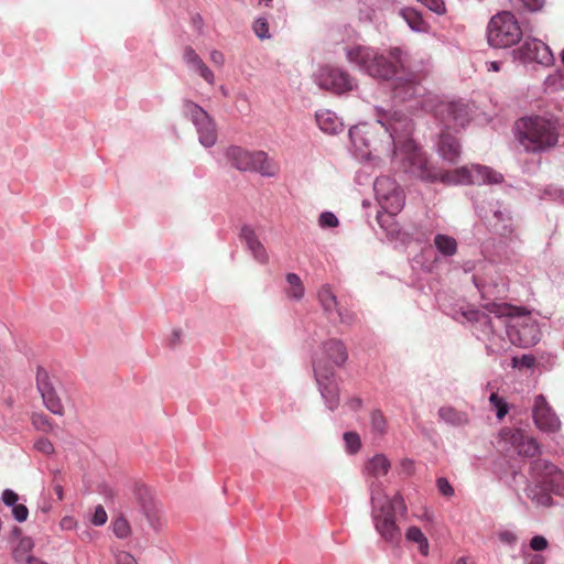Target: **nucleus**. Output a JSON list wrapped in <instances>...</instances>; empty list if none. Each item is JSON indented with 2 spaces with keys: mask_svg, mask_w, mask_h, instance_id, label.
<instances>
[{
  "mask_svg": "<svg viewBox=\"0 0 564 564\" xmlns=\"http://www.w3.org/2000/svg\"><path fill=\"white\" fill-rule=\"evenodd\" d=\"M437 152L444 161L451 164H456L462 152L460 144L455 135L449 133V131L444 130L440 134Z\"/></svg>",
  "mask_w": 564,
  "mask_h": 564,
  "instance_id": "a211bd4d",
  "label": "nucleus"
},
{
  "mask_svg": "<svg viewBox=\"0 0 564 564\" xmlns=\"http://www.w3.org/2000/svg\"><path fill=\"white\" fill-rule=\"evenodd\" d=\"M378 202L384 210L383 214L379 213L377 216V220L380 227L386 229L391 235L398 232V230L394 228L390 229L388 224L393 223V217L400 213L404 206V195L402 189L392 192V194L383 197L382 199H379Z\"/></svg>",
  "mask_w": 564,
  "mask_h": 564,
  "instance_id": "2eb2a0df",
  "label": "nucleus"
},
{
  "mask_svg": "<svg viewBox=\"0 0 564 564\" xmlns=\"http://www.w3.org/2000/svg\"><path fill=\"white\" fill-rule=\"evenodd\" d=\"M391 465L388 458L382 454L375 455L368 460L365 467V471L368 476L379 478L387 475Z\"/></svg>",
  "mask_w": 564,
  "mask_h": 564,
  "instance_id": "4be33fe9",
  "label": "nucleus"
},
{
  "mask_svg": "<svg viewBox=\"0 0 564 564\" xmlns=\"http://www.w3.org/2000/svg\"><path fill=\"white\" fill-rule=\"evenodd\" d=\"M535 468H542L544 470L543 484L551 491L556 495L564 496V471L545 460L536 462Z\"/></svg>",
  "mask_w": 564,
  "mask_h": 564,
  "instance_id": "f3484780",
  "label": "nucleus"
},
{
  "mask_svg": "<svg viewBox=\"0 0 564 564\" xmlns=\"http://www.w3.org/2000/svg\"><path fill=\"white\" fill-rule=\"evenodd\" d=\"M434 245L444 256H454L457 251L456 240L447 235L438 234L434 238Z\"/></svg>",
  "mask_w": 564,
  "mask_h": 564,
  "instance_id": "7c9ffc66",
  "label": "nucleus"
},
{
  "mask_svg": "<svg viewBox=\"0 0 564 564\" xmlns=\"http://www.w3.org/2000/svg\"><path fill=\"white\" fill-rule=\"evenodd\" d=\"M184 113L196 126L199 135V142L204 147H212L217 140L215 123L208 113L193 101L184 102Z\"/></svg>",
  "mask_w": 564,
  "mask_h": 564,
  "instance_id": "1a4fd4ad",
  "label": "nucleus"
},
{
  "mask_svg": "<svg viewBox=\"0 0 564 564\" xmlns=\"http://www.w3.org/2000/svg\"><path fill=\"white\" fill-rule=\"evenodd\" d=\"M317 300L329 321H334V316L336 315L339 324L351 326L355 323V313L339 305L330 285L324 284L318 290Z\"/></svg>",
  "mask_w": 564,
  "mask_h": 564,
  "instance_id": "9b49d317",
  "label": "nucleus"
},
{
  "mask_svg": "<svg viewBox=\"0 0 564 564\" xmlns=\"http://www.w3.org/2000/svg\"><path fill=\"white\" fill-rule=\"evenodd\" d=\"M487 39L492 47H510L520 42L522 30L516 17L511 12L503 11L490 19Z\"/></svg>",
  "mask_w": 564,
  "mask_h": 564,
  "instance_id": "423d86ee",
  "label": "nucleus"
},
{
  "mask_svg": "<svg viewBox=\"0 0 564 564\" xmlns=\"http://www.w3.org/2000/svg\"><path fill=\"white\" fill-rule=\"evenodd\" d=\"M337 217L330 212H324L318 218V224L323 228H334L338 226Z\"/></svg>",
  "mask_w": 564,
  "mask_h": 564,
  "instance_id": "58836bf2",
  "label": "nucleus"
},
{
  "mask_svg": "<svg viewBox=\"0 0 564 564\" xmlns=\"http://www.w3.org/2000/svg\"><path fill=\"white\" fill-rule=\"evenodd\" d=\"M33 564H47V563L41 562V561H37V560H33Z\"/></svg>",
  "mask_w": 564,
  "mask_h": 564,
  "instance_id": "680f3d73",
  "label": "nucleus"
},
{
  "mask_svg": "<svg viewBox=\"0 0 564 564\" xmlns=\"http://www.w3.org/2000/svg\"><path fill=\"white\" fill-rule=\"evenodd\" d=\"M240 238L246 243L248 249L253 254L254 259L261 263L267 262L268 254L264 247L254 234V230L249 226H243L240 231Z\"/></svg>",
  "mask_w": 564,
  "mask_h": 564,
  "instance_id": "aec40b11",
  "label": "nucleus"
},
{
  "mask_svg": "<svg viewBox=\"0 0 564 564\" xmlns=\"http://www.w3.org/2000/svg\"><path fill=\"white\" fill-rule=\"evenodd\" d=\"M489 401L490 404L497 410V417L500 420L503 419L508 413L507 402L496 392L491 393Z\"/></svg>",
  "mask_w": 564,
  "mask_h": 564,
  "instance_id": "c9c22d12",
  "label": "nucleus"
},
{
  "mask_svg": "<svg viewBox=\"0 0 564 564\" xmlns=\"http://www.w3.org/2000/svg\"><path fill=\"white\" fill-rule=\"evenodd\" d=\"M198 55L192 47H186L184 51V59L187 64L192 63L194 59H196Z\"/></svg>",
  "mask_w": 564,
  "mask_h": 564,
  "instance_id": "864d4df0",
  "label": "nucleus"
},
{
  "mask_svg": "<svg viewBox=\"0 0 564 564\" xmlns=\"http://www.w3.org/2000/svg\"><path fill=\"white\" fill-rule=\"evenodd\" d=\"M405 538L408 541L417 544V549L423 556L429 554V541L419 527H410L405 532Z\"/></svg>",
  "mask_w": 564,
  "mask_h": 564,
  "instance_id": "c85d7f7f",
  "label": "nucleus"
},
{
  "mask_svg": "<svg viewBox=\"0 0 564 564\" xmlns=\"http://www.w3.org/2000/svg\"><path fill=\"white\" fill-rule=\"evenodd\" d=\"M371 431L376 434L383 435L387 432V421L381 411L375 410L370 415Z\"/></svg>",
  "mask_w": 564,
  "mask_h": 564,
  "instance_id": "72a5a7b5",
  "label": "nucleus"
},
{
  "mask_svg": "<svg viewBox=\"0 0 564 564\" xmlns=\"http://www.w3.org/2000/svg\"><path fill=\"white\" fill-rule=\"evenodd\" d=\"M373 189L376 192L377 199H382L389 196L392 192H398L401 188L399 185L388 176H380L375 181Z\"/></svg>",
  "mask_w": 564,
  "mask_h": 564,
  "instance_id": "393cba45",
  "label": "nucleus"
},
{
  "mask_svg": "<svg viewBox=\"0 0 564 564\" xmlns=\"http://www.w3.org/2000/svg\"><path fill=\"white\" fill-rule=\"evenodd\" d=\"M518 141L528 152H543L554 148L558 141V123L556 120L530 116L517 122Z\"/></svg>",
  "mask_w": 564,
  "mask_h": 564,
  "instance_id": "39448f33",
  "label": "nucleus"
},
{
  "mask_svg": "<svg viewBox=\"0 0 564 564\" xmlns=\"http://www.w3.org/2000/svg\"><path fill=\"white\" fill-rule=\"evenodd\" d=\"M33 549V541L30 538L20 539L18 545L13 550V557L19 563H31L33 561L31 551Z\"/></svg>",
  "mask_w": 564,
  "mask_h": 564,
  "instance_id": "c756f323",
  "label": "nucleus"
},
{
  "mask_svg": "<svg viewBox=\"0 0 564 564\" xmlns=\"http://www.w3.org/2000/svg\"><path fill=\"white\" fill-rule=\"evenodd\" d=\"M325 357L336 367H341L348 358V351L345 344L336 338L326 340L323 344Z\"/></svg>",
  "mask_w": 564,
  "mask_h": 564,
  "instance_id": "6ab92c4d",
  "label": "nucleus"
},
{
  "mask_svg": "<svg viewBox=\"0 0 564 564\" xmlns=\"http://www.w3.org/2000/svg\"><path fill=\"white\" fill-rule=\"evenodd\" d=\"M315 117L319 129L326 133L335 134L343 130V124L336 115L328 110L319 111Z\"/></svg>",
  "mask_w": 564,
  "mask_h": 564,
  "instance_id": "412c9836",
  "label": "nucleus"
},
{
  "mask_svg": "<svg viewBox=\"0 0 564 564\" xmlns=\"http://www.w3.org/2000/svg\"><path fill=\"white\" fill-rule=\"evenodd\" d=\"M471 116L473 107L462 100L441 101L434 108V117L447 131L465 128Z\"/></svg>",
  "mask_w": 564,
  "mask_h": 564,
  "instance_id": "6e6552de",
  "label": "nucleus"
},
{
  "mask_svg": "<svg viewBox=\"0 0 564 564\" xmlns=\"http://www.w3.org/2000/svg\"><path fill=\"white\" fill-rule=\"evenodd\" d=\"M495 218L497 223L494 224V228L497 234L502 237H508L513 232L512 218L506 215L503 212H496Z\"/></svg>",
  "mask_w": 564,
  "mask_h": 564,
  "instance_id": "2f4dec72",
  "label": "nucleus"
},
{
  "mask_svg": "<svg viewBox=\"0 0 564 564\" xmlns=\"http://www.w3.org/2000/svg\"><path fill=\"white\" fill-rule=\"evenodd\" d=\"M39 390L46 408L51 412L59 414L62 412V404L54 390L51 389L47 383H39Z\"/></svg>",
  "mask_w": 564,
  "mask_h": 564,
  "instance_id": "bb28decb",
  "label": "nucleus"
},
{
  "mask_svg": "<svg viewBox=\"0 0 564 564\" xmlns=\"http://www.w3.org/2000/svg\"><path fill=\"white\" fill-rule=\"evenodd\" d=\"M314 371L325 404L330 411H334L338 408L340 400L339 387L334 380V370L327 367L324 359H317L314 362Z\"/></svg>",
  "mask_w": 564,
  "mask_h": 564,
  "instance_id": "9d476101",
  "label": "nucleus"
},
{
  "mask_svg": "<svg viewBox=\"0 0 564 564\" xmlns=\"http://www.w3.org/2000/svg\"><path fill=\"white\" fill-rule=\"evenodd\" d=\"M500 437L506 443H509L518 452L519 455L534 457L540 453V446L538 442L521 430H514L510 427L502 429L500 432Z\"/></svg>",
  "mask_w": 564,
  "mask_h": 564,
  "instance_id": "4468645a",
  "label": "nucleus"
},
{
  "mask_svg": "<svg viewBox=\"0 0 564 564\" xmlns=\"http://www.w3.org/2000/svg\"><path fill=\"white\" fill-rule=\"evenodd\" d=\"M253 31L261 40L269 39V25L265 19L259 18L253 22Z\"/></svg>",
  "mask_w": 564,
  "mask_h": 564,
  "instance_id": "4c0bfd02",
  "label": "nucleus"
},
{
  "mask_svg": "<svg viewBox=\"0 0 564 564\" xmlns=\"http://www.w3.org/2000/svg\"><path fill=\"white\" fill-rule=\"evenodd\" d=\"M518 2L521 4V8L531 12L540 11L545 0H518Z\"/></svg>",
  "mask_w": 564,
  "mask_h": 564,
  "instance_id": "79ce46f5",
  "label": "nucleus"
},
{
  "mask_svg": "<svg viewBox=\"0 0 564 564\" xmlns=\"http://www.w3.org/2000/svg\"><path fill=\"white\" fill-rule=\"evenodd\" d=\"M417 1L437 14H443L446 11L445 3L443 0H417Z\"/></svg>",
  "mask_w": 564,
  "mask_h": 564,
  "instance_id": "a19ab883",
  "label": "nucleus"
},
{
  "mask_svg": "<svg viewBox=\"0 0 564 564\" xmlns=\"http://www.w3.org/2000/svg\"><path fill=\"white\" fill-rule=\"evenodd\" d=\"M561 57H562V62H563V64H564V50H563V52H562Z\"/></svg>",
  "mask_w": 564,
  "mask_h": 564,
  "instance_id": "0e129e2a",
  "label": "nucleus"
},
{
  "mask_svg": "<svg viewBox=\"0 0 564 564\" xmlns=\"http://www.w3.org/2000/svg\"><path fill=\"white\" fill-rule=\"evenodd\" d=\"M317 84L321 88L335 94L346 93L354 87V82L348 73L329 66L319 69Z\"/></svg>",
  "mask_w": 564,
  "mask_h": 564,
  "instance_id": "ddd939ff",
  "label": "nucleus"
},
{
  "mask_svg": "<svg viewBox=\"0 0 564 564\" xmlns=\"http://www.w3.org/2000/svg\"><path fill=\"white\" fill-rule=\"evenodd\" d=\"M53 490H54L55 495L57 496V499L62 500L64 497L63 487L57 481V479H54Z\"/></svg>",
  "mask_w": 564,
  "mask_h": 564,
  "instance_id": "6e6d98bb",
  "label": "nucleus"
},
{
  "mask_svg": "<svg viewBox=\"0 0 564 564\" xmlns=\"http://www.w3.org/2000/svg\"><path fill=\"white\" fill-rule=\"evenodd\" d=\"M379 115L378 122L384 127L393 141L394 158L400 161V169L410 176L429 183L441 182L445 185L498 184L502 181L501 174L481 165L462 166L453 171L438 170L409 138L412 123L406 116L398 112L389 115L387 111Z\"/></svg>",
  "mask_w": 564,
  "mask_h": 564,
  "instance_id": "f257e3e1",
  "label": "nucleus"
},
{
  "mask_svg": "<svg viewBox=\"0 0 564 564\" xmlns=\"http://www.w3.org/2000/svg\"><path fill=\"white\" fill-rule=\"evenodd\" d=\"M351 410L354 411H358L361 405H362V401L360 398H357V397H354L351 399H349L346 403Z\"/></svg>",
  "mask_w": 564,
  "mask_h": 564,
  "instance_id": "5fc2aeb1",
  "label": "nucleus"
},
{
  "mask_svg": "<svg viewBox=\"0 0 564 564\" xmlns=\"http://www.w3.org/2000/svg\"><path fill=\"white\" fill-rule=\"evenodd\" d=\"M482 308L498 318H508L507 334L513 345L529 347L540 340L538 325L525 308L498 302L485 303Z\"/></svg>",
  "mask_w": 564,
  "mask_h": 564,
  "instance_id": "7ed1b4c3",
  "label": "nucleus"
},
{
  "mask_svg": "<svg viewBox=\"0 0 564 564\" xmlns=\"http://www.w3.org/2000/svg\"><path fill=\"white\" fill-rule=\"evenodd\" d=\"M36 448L43 453L50 454L53 451V445L50 441L41 438L35 444Z\"/></svg>",
  "mask_w": 564,
  "mask_h": 564,
  "instance_id": "3c124183",
  "label": "nucleus"
},
{
  "mask_svg": "<svg viewBox=\"0 0 564 564\" xmlns=\"http://www.w3.org/2000/svg\"><path fill=\"white\" fill-rule=\"evenodd\" d=\"M346 57L371 77H395L392 88L395 98L406 100L417 95L420 78L405 73L402 52L399 48L390 50L384 55L368 46L354 45L346 48Z\"/></svg>",
  "mask_w": 564,
  "mask_h": 564,
  "instance_id": "f03ea898",
  "label": "nucleus"
},
{
  "mask_svg": "<svg viewBox=\"0 0 564 564\" xmlns=\"http://www.w3.org/2000/svg\"><path fill=\"white\" fill-rule=\"evenodd\" d=\"M500 63L499 62H491L490 63V69L494 70V72H499L500 70Z\"/></svg>",
  "mask_w": 564,
  "mask_h": 564,
  "instance_id": "bf43d9fd",
  "label": "nucleus"
},
{
  "mask_svg": "<svg viewBox=\"0 0 564 564\" xmlns=\"http://www.w3.org/2000/svg\"><path fill=\"white\" fill-rule=\"evenodd\" d=\"M405 18H406V21H408L409 25L411 26V29H413L415 31L423 30L424 21L417 13L412 12L409 15H406Z\"/></svg>",
  "mask_w": 564,
  "mask_h": 564,
  "instance_id": "c03bdc74",
  "label": "nucleus"
},
{
  "mask_svg": "<svg viewBox=\"0 0 564 564\" xmlns=\"http://www.w3.org/2000/svg\"><path fill=\"white\" fill-rule=\"evenodd\" d=\"M192 66L198 74L208 83L214 84L215 76L214 73L206 66V64L202 61V58L198 56L196 59H194L192 63L188 64Z\"/></svg>",
  "mask_w": 564,
  "mask_h": 564,
  "instance_id": "f704fd0d",
  "label": "nucleus"
},
{
  "mask_svg": "<svg viewBox=\"0 0 564 564\" xmlns=\"http://www.w3.org/2000/svg\"><path fill=\"white\" fill-rule=\"evenodd\" d=\"M532 416L535 426L545 433H556L561 427L560 419L542 394L534 398Z\"/></svg>",
  "mask_w": 564,
  "mask_h": 564,
  "instance_id": "f8f14e48",
  "label": "nucleus"
},
{
  "mask_svg": "<svg viewBox=\"0 0 564 564\" xmlns=\"http://www.w3.org/2000/svg\"><path fill=\"white\" fill-rule=\"evenodd\" d=\"M520 57L523 61L536 62L542 65H551L554 56L550 47L542 41L527 40L519 48Z\"/></svg>",
  "mask_w": 564,
  "mask_h": 564,
  "instance_id": "dca6fc26",
  "label": "nucleus"
},
{
  "mask_svg": "<svg viewBox=\"0 0 564 564\" xmlns=\"http://www.w3.org/2000/svg\"><path fill=\"white\" fill-rule=\"evenodd\" d=\"M226 156L234 167L242 172H259L263 176H274L278 164L263 151H248L240 147H229Z\"/></svg>",
  "mask_w": 564,
  "mask_h": 564,
  "instance_id": "0eeeda50",
  "label": "nucleus"
},
{
  "mask_svg": "<svg viewBox=\"0 0 564 564\" xmlns=\"http://www.w3.org/2000/svg\"><path fill=\"white\" fill-rule=\"evenodd\" d=\"M535 364V358L532 355H523L521 357L512 358V367L514 368H531Z\"/></svg>",
  "mask_w": 564,
  "mask_h": 564,
  "instance_id": "ea45409f",
  "label": "nucleus"
},
{
  "mask_svg": "<svg viewBox=\"0 0 564 564\" xmlns=\"http://www.w3.org/2000/svg\"><path fill=\"white\" fill-rule=\"evenodd\" d=\"M107 519H108V516H107L105 508L100 505L97 506L95 508V511H94V514L91 518V522L95 525H104L107 522Z\"/></svg>",
  "mask_w": 564,
  "mask_h": 564,
  "instance_id": "37998d69",
  "label": "nucleus"
},
{
  "mask_svg": "<svg viewBox=\"0 0 564 564\" xmlns=\"http://www.w3.org/2000/svg\"><path fill=\"white\" fill-rule=\"evenodd\" d=\"M544 557L542 555H532L528 564H544Z\"/></svg>",
  "mask_w": 564,
  "mask_h": 564,
  "instance_id": "13d9d810",
  "label": "nucleus"
},
{
  "mask_svg": "<svg viewBox=\"0 0 564 564\" xmlns=\"http://www.w3.org/2000/svg\"><path fill=\"white\" fill-rule=\"evenodd\" d=\"M547 540L542 535H535L530 541V546L534 551H543L547 547Z\"/></svg>",
  "mask_w": 564,
  "mask_h": 564,
  "instance_id": "49530a36",
  "label": "nucleus"
},
{
  "mask_svg": "<svg viewBox=\"0 0 564 564\" xmlns=\"http://www.w3.org/2000/svg\"><path fill=\"white\" fill-rule=\"evenodd\" d=\"M112 532L118 539H127L131 534V527L123 516L113 519L111 523Z\"/></svg>",
  "mask_w": 564,
  "mask_h": 564,
  "instance_id": "473e14b6",
  "label": "nucleus"
},
{
  "mask_svg": "<svg viewBox=\"0 0 564 564\" xmlns=\"http://www.w3.org/2000/svg\"><path fill=\"white\" fill-rule=\"evenodd\" d=\"M456 564H474L468 557H459Z\"/></svg>",
  "mask_w": 564,
  "mask_h": 564,
  "instance_id": "052dcab7",
  "label": "nucleus"
},
{
  "mask_svg": "<svg viewBox=\"0 0 564 564\" xmlns=\"http://www.w3.org/2000/svg\"><path fill=\"white\" fill-rule=\"evenodd\" d=\"M67 522H68V521H67V519H66V518H64V519L62 520V525H63V527H65V525L67 524Z\"/></svg>",
  "mask_w": 564,
  "mask_h": 564,
  "instance_id": "e2e57ef3",
  "label": "nucleus"
},
{
  "mask_svg": "<svg viewBox=\"0 0 564 564\" xmlns=\"http://www.w3.org/2000/svg\"><path fill=\"white\" fill-rule=\"evenodd\" d=\"M285 280L288 283V288H285L288 297L296 301L302 300L305 294V288L301 278L296 273H288Z\"/></svg>",
  "mask_w": 564,
  "mask_h": 564,
  "instance_id": "b1692460",
  "label": "nucleus"
},
{
  "mask_svg": "<svg viewBox=\"0 0 564 564\" xmlns=\"http://www.w3.org/2000/svg\"><path fill=\"white\" fill-rule=\"evenodd\" d=\"M210 61L217 65L221 66L225 63V56L220 51L214 50L210 53Z\"/></svg>",
  "mask_w": 564,
  "mask_h": 564,
  "instance_id": "603ef678",
  "label": "nucleus"
},
{
  "mask_svg": "<svg viewBox=\"0 0 564 564\" xmlns=\"http://www.w3.org/2000/svg\"><path fill=\"white\" fill-rule=\"evenodd\" d=\"M117 564H138L137 560L128 552L117 554Z\"/></svg>",
  "mask_w": 564,
  "mask_h": 564,
  "instance_id": "8fccbe9b",
  "label": "nucleus"
},
{
  "mask_svg": "<svg viewBox=\"0 0 564 564\" xmlns=\"http://www.w3.org/2000/svg\"><path fill=\"white\" fill-rule=\"evenodd\" d=\"M12 513L17 521L23 522L28 519L29 510L24 505H14L12 508Z\"/></svg>",
  "mask_w": 564,
  "mask_h": 564,
  "instance_id": "a18cd8bd",
  "label": "nucleus"
},
{
  "mask_svg": "<svg viewBox=\"0 0 564 564\" xmlns=\"http://www.w3.org/2000/svg\"><path fill=\"white\" fill-rule=\"evenodd\" d=\"M438 414L443 421L454 426H460L468 422L466 413L459 412L452 406L441 408Z\"/></svg>",
  "mask_w": 564,
  "mask_h": 564,
  "instance_id": "cd10ccee",
  "label": "nucleus"
},
{
  "mask_svg": "<svg viewBox=\"0 0 564 564\" xmlns=\"http://www.w3.org/2000/svg\"><path fill=\"white\" fill-rule=\"evenodd\" d=\"M371 507L375 528L387 542H399L401 532L395 524V512H406V506L401 496L395 495L389 499L383 492L380 482L371 484Z\"/></svg>",
  "mask_w": 564,
  "mask_h": 564,
  "instance_id": "20e7f679",
  "label": "nucleus"
},
{
  "mask_svg": "<svg viewBox=\"0 0 564 564\" xmlns=\"http://www.w3.org/2000/svg\"><path fill=\"white\" fill-rule=\"evenodd\" d=\"M437 488H438L440 492L446 497H451L454 495L453 487L445 478L437 479Z\"/></svg>",
  "mask_w": 564,
  "mask_h": 564,
  "instance_id": "de8ad7c7",
  "label": "nucleus"
},
{
  "mask_svg": "<svg viewBox=\"0 0 564 564\" xmlns=\"http://www.w3.org/2000/svg\"><path fill=\"white\" fill-rule=\"evenodd\" d=\"M19 499V496L10 490V489H6L3 492H2V501L7 505V506H14L17 505V501Z\"/></svg>",
  "mask_w": 564,
  "mask_h": 564,
  "instance_id": "09e8293b",
  "label": "nucleus"
},
{
  "mask_svg": "<svg viewBox=\"0 0 564 564\" xmlns=\"http://www.w3.org/2000/svg\"><path fill=\"white\" fill-rule=\"evenodd\" d=\"M488 314L489 313L486 310L485 312H481L479 310H467L466 312H464V316L466 317L467 321L471 323H479L484 326L485 333L494 334L495 328Z\"/></svg>",
  "mask_w": 564,
  "mask_h": 564,
  "instance_id": "a878e982",
  "label": "nucleus"
},
{
  "mask_svg": "<svg viewBox=\"0 0 564 564\" xmlns=\"http://www.w3.org/2000/svg\"><path fill=\"white\" fill-rule=\"evenodd\" d=\"M547 490L550 489L544 484L529 486L527 495L536 506L549 507L553 499Z\"/></svg>",
  "mask_w": 564,
  "mask_h": 564,
  "instance_id": "5701e85b",
  "label": "nucleus"
},
{
  "mask_svg": "<svg viewBox=\"0 0 564 564\" xmlns=\"http://www.w3.org/2000/svg\"><path fill=\"white\" fill-rule=\"evenodd\" d=\"M344 441L347 451L351 454L357 453L361 446L360 437L355 432H346L344 434Z\"/></svg>",
  "mask_w": 564,
  "mask_h": 564,
  "instance_id": "e433bc0d",
  "label": "nucleus"
},
{
  "mask_svg": "<svg viewBox=\"0 0 564 564\" xmlns=\"http://www.w3.org/2000/svg\"><path fill=\"white\" fill-rule=\"evenodd\" d=\"M138 495L140 497V500H143L144 497L149 496V490L143 486H137ZM143 508H145V502L142 501Z\"/></svg>",
  "mask_w": 564,
  "mask_h": 564,
  "instance_id": "4d7b16f0",
  "label": "nucleus"
}]
</instances>
